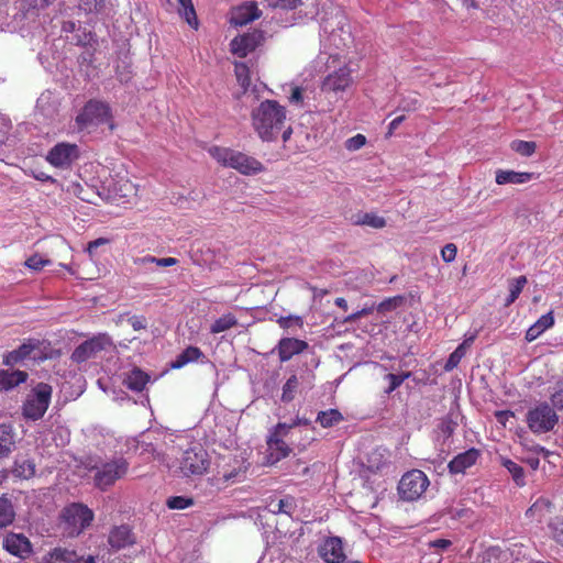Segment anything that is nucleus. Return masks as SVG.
Here are the masks:
<instances>
[{
  "label": "nucleus",
  "mask_w": 563,
  "mask_h": 563,
  "mask_svg": "<svg viewBox=\"0 0 563 563\" xmlns=\"http://www.w3.org/2000/svg\"><path fill=\"white\" fill-rule=\"evenodd\" d=\"M252 126L263 142H274L282 136L287 142L292 129L287 125V110L276 100L262 101L251 113Z\"/></svg>",
  "instance_id": "1"
},
{
  "label": "nucleus",
  "mask_w": 563,
  "mask_h": 563,
  "mask_svg": "<svg viewBox=\"0 0 563 563\" xmlns=\"http://www.w3.org/2000/svg\"><path fill=\"white\" fill-rule=\"evenodd\" d=\"M208 153L220 165L236 169L243 175H256L265 169L264 165L256 158L232 148L211 146Z\"/></svg>",
  "instance_id": "2"
},
{
  "label": "nucleus",
  "mask_w": 563,
  "mask_h": 563,
  "mask_svg": "<svg viewBox=\"0 0 563 563\" xmlns=\"http://www.w3.org/2000/svg\"><path fill=\"white\" fill-rule=\"evenodd\" d=\"M75 122L80 131L90 126L112 122V110L108 102L90 99L76 115ZM113 123H110V129H113Z\"/></svg>",
  "instance_id": "3"
},
{
  "label": "nucleus",
  "mask_w": 563,
  "mask_h": 563,
  "mask_svg": "<svg viewBox=\"0 0 563 563\" xmlns=\"http://www.w3.org/2000/svg\"><path fill=\"white\" fill-rule=\"evenodd\" d=\"M93 520V512L81 503L66 506L60 514V523L68 537L79 536Z\"/></svg>",
  "instance_id": "4"
},
{
  "label": "nucleus",
  "mask_w": 563,
  "mask_h": 563,
  "mask_svg": "<svg viewBox=\"0 0 563 563\" xmlns=\"http://www.w3.org/2000/svg\"><path fill=\"white\" fill-rule=\"evenodd\" d=\"M53 388L46 383L35 385L22 405L25 419L36 421L43 418L52 399Z\"/></svg>",
  "instance_id": "5"
},
{
  "label": "nucleus",
  "mask_w": 563,
  "mask_h": 563,
  "mask_svg": "<svg viewBox=\"0 0 563 563\" xmlns=\"http://www.w3.org/2000/svg\"><path fill=\"white\" fill-rule=\"evenodd\" d=\"M129 470V463L123 457H118L109 462L102 463L95 467L93 482L96 487L107 490L114 483L122 478Z\"/></svg>",
  "instance_id": "6"
},
{
  "label": "nucleus",
  "mask_w": 563,
  "mask_h": 563,
  "mask_svg": "<svg viewBox=\"0 0 563 563\" xmlns=\"http://www.w3.org/2000/svg\"><path fill=\"white\" fill-rule=\"evenodd\" d=\"M430 482L420 470H411L402 475L398 484V494L401 499L413 501L419 499L427 490Z\"/></svg>",
  "instance_id": "7"
},
{
  "label": "nucleus",
  "mask_w": 563,
  "mask_h": 563,
  "mask_svg": "<svg viewBox=\"0 0 563 563\" xmlns=\"http://www.w3.org/2000/svg\"><path fill=\"white\" fill-rule=\"evenodd\" d=\"M558 421L559 416L547 402L536 406L527 413V424L533 433L549 432L553 430Z\"/></svg>",
  "instance_id": "8"
},
{
  "label": "nucleus",
  "mask_w": 563,
  "mask_h": 563,
  "mask_svg": "<svg viewBox=\"0 0 563 563\" xmlns=\"http://www.w3.org/2000/svg\"><path fill=\"white\" fill-rule=\"evenodd\" d=\"M79 156L80 151L77 144L59 142L47 152L45 158L53 167L67 169Z\"/></svg>",
  "instance_id": "9"
},
{
  "label": "nucleus",
  "mask_w": 563,
  "mask_h": 563,
  "mask_svg": "<svg viewBox=\"0 0 563 563\" xmlns=\"http://www.w3.org/2000/svg\"><path fill=\"white\" fill-rule=\"evenodd\" d=\"M111 344L112 341L110 336L106 333H100L79 344L73 351L71 360L75 363H84L104 351Z\"/></svg>",
  "instance_id": "10"
},
{
  "label": "nucleus",
  "mask_w": 563,
  "mask_h": 563,
  "mask_svg": "<svg viewBox=\"0 0 563 563\" xmlns=\"http://www.w3.org/2000/svg\"><path fill=\"white\" fill-rule=\"evenodd\" d=\"M264 42V32L262 30L254 29L250 32L235 36L230 42V52L240 58H244Z\"/></svg>",
  "instance_id": "11"
},
{
  "label": "nucleus",
  "mask_w": 563,
  "mask_h": 563,
  "mask_svg": "<svg viewBox=\"0 0 563 563\" xmlns=\"http://www.w3.org/2000/svg\"><path fill=\"white\" fill-rule=\"evenodd\" d=\"M208 453L201 446L190 448L184 452L180 470L186 475H201L209 467Z\"/></svg>",
  "instance_id": "12"
},
{
  "label": "nucleus",
  "mask_w": 563,
  "mask_h": 563,
  "mask_svg": "<svg viewBox=\"0 0 563 563\" xmlns=\"http://www.w3.org/2000/svg\"><path fill=\"white\" fill-rule=\"evenodd\" d=\"M262 16L256 1H246L231 9L229 22L234 26H244Z\"/></svg>",
  "instance_id": "13"
},
{
  "label": "nucleus",
  "mask_w": 563,
  "mask_h": 563,
  "mask_svg": "<svg viewBox=\"0 0 563 563\" xmlns=\"http://www.w3.org/2000/svg\"><path fill=\"white\" fill-rule=\"evenodd\" d=\"M2 547L11 555L25 560L33 553L31 541L22 533H9L2 542Z\"/></svg>",
  "instance_id": "14"
},
{
  "label": "nucleus",
  "mask_w": 563,
  "mask_h": 563,
  "mask_svg": "<svg viewBox=\"0 0 563 563\" xmlns=\"http://www.w3.org/2000/svg\"><path fill=\"white\" fill-rule=\"evenodd\" d=\"M40 345L41 342L37 339H25L18 349L7 352L3 355L2 364L9 367H14L26 358H30L32 353L40 349Z\"/></svg>",
  "instance_id": "15"
},
{
  "label": "nucleus",
  "mask_w": 563,
  "mask_h": 563,
  "mask_svg": "<svg viewBox=\"0 0 563 563\" xmlns=\"http://www.w3.org/2000/svg\"><path fill=\"white\" fill-rule=\"evenodd\" d=\"M353 82L351 70L347 67H341L338 70L329 74L323 82L322 90L325 92H342L349 88Z\"/></svg>",
  "instance_id": "16"
},
{
  "label": "nucleus",
  "mask_w": 563,
  "mask_h": 563,
  "mask_svg": "<svg viewBox=\"0 0 563 563\" xmlns=\"http://www.w3.org/2000/svg\"><path fill=\"white\" fill-rule=\"evenodd\" d=\"M137 187L130 179L120 177L112 179L108 188L107 199L111 201H129L131 198L136 197Z\"/></svg>",
  "instance_id": "17"
},
{
  "label": "nucleus",
  "mask_w": 563,
  "mask_h": 563,
  "mask_svg": "<svg viewBox=\"0 0 563 563\" xmlns=\"http://www.w3.org/2000/svg\"><path fill=\"white\" fill-rule=\"evenodd\" d=\"M309 347L307 341L296 338H282L277 345V354L280 362H288L295 355L301 354Z\"/></svg>",
  "instance_id": "18"
},
{
  "label": "nucleus",
  "mask_w": 563,
  "mask_h": 563,
  "mask_svg": "<svg viewBox=\"0 0 563 563\" xmlns=\"http://www.w3.org/2000/svg\"><path fill=\"white\" fill-rule=\"evenodd\" d=\"M319 553L327 563H343L346 559L342 540L338 537L328 538L321 544Z\"/></svg>",
  "instance_id": "19"
},
{
  "label": "nucleus",
  "mask_w": 563,
  "mask_h": 563,
  "mask_svg": "<svg viewBox=\"0 0 563 563\" xmlns=\"http://www.w3.org/2000/svg\"><path fill=\"white\" fill-rule=\"evenodd\" d=\"M481 456V451L471 448L454 456L448 464L451 474H463L465 471L476 464Z\"/></svg>",
  "instance_id": "20"
},
{
  "label": "nucleus",
  "mask_w": 563,
  "mask_h": 563,
  "mask_svg": "<svg viewBox=\"0 0 563 563\" xmlns=\"http://www.w3.org/2000/svg\"><path fill=\"white\" fill-rule=\"evenodd\" d=\"M266 443L268 451L267 464L273 465L287 457L291 452L290 446L284 441L283 438L273 437L269 434Z\"/></svg>",
  "instance_id": "21"
},
{
  "label": "nucleus",
  "mask_w": 563,
  "mask_h": 563,
  "mask_svg": "<svg viewBox=\"0 0 563 563\" xmlns=\"http://www.w3.org/2000/svg\"><path fill=\"white\" fill-rule=\"evenodd\" d=\"M537 177L538 176L534 173H528V172L497 169L495 173V180L498 185L526 184L532 179H536Z\"/></svg>",
  "instance_id": "22"
},
{
  "label": "nucleus",
  "mask_w": 563,
  "mask_h": 563,
  "mask_svg": "<svg viewBox=\"0 0 563 563\" xmlns=\"http://www.w3.org/2000/svg\"><path fill=\"white\" fill-rule=\"evenodd\" d=\"M108 542L115 550L124 549L134 543L133 533L128 526L114 527L109 533Z\"/></svg>",
  "instance_id": "23"
},
{
  "label": "nucleus",
  "mask_w": 563,
  "mask_h": 563,
  "mask_svg": "<svg viewBox=\"0 0 563 563\" xmlns=\"http://www.w3.org/2000/svg\"><path fill=\"white\" fill-rule=\"evenodd\" d=\"M29 375L24 371L0 369V393L8 391L26 382Z\"/></svg>",
  "instance_id": "24"
},
{
  "label": "nucleus",
  "mask_w": 563,
  "mask_h": 563,
  "mask_svg": "<svg viewBox=\"0 0 563 563\" xmlns=\"http://www.w3.org/2000/svg\"><path fill=\"white\" fill-rule=\"evenodd\" d=\"M554 325L553 312L550 311L541 316L527 331L525 339L527 342L537 340L544 331Z\"/></svg>",
  "instance_id": "25"
},
{
  "label": "nucleus",
  "mask_w": 563,
  "mask_h": 563,
  "mask_svg": "<svg viewBox=\"0 0 563 563\" xmlns=\"http://www.w3.org/2000/svg\"><path fill=\"white\" fill-rule=\"evenodd\" d=\"M77 554L73 549L56 547L43 556V563H73L76 562Z\"/></svg>",
  "instance_id": "26"
},
{
  "label": "nucleus",
  "mask_w": 563,
  "mask_h": 563,
  "mask_svg": "<svg viewBox=\"0 0 563 563\" xmlns=\"http://www.w3.org/2000/svg\"><path fill=\"white\" fill-rule=\"evenodd\" d=\"M150 382V375L139 367H134L124 378V385L132 391L141 393Z\"/></svg>",
  "instance_id": "27"
},
{
  "label": "nucleus",
  "mask_w": 563,
  "mask_h": 563,
  "mask_svg": "<svg viewBox=\"0 0 563 563\" xmlns=\"http://www.w3.org/2000/svg\"><path fill=\"white\" fill-rule=\"evenodd\" d=\"M14 446V432L10 423H0V459L9 456Z\"/></svg>",
  "instance_id": "28"
},
{
  "label": "nucleus",
  "mask_w": 563,
  "mask_h": 563,
  "mask_svg": "<svg viewBox=\"0 0 563 563\" xmlns=\"http://www.w3.org/2000/svg\"><path fill=\"white\" fill-rule=\"evenodd\" d=\"M200 357H203V353L199 347L188 346L176 356V358L170 363V367L178 369L188 363L197 362Z\"/></svg>",
  "instance_id": "29"
},
{
  "label": "nucleus",
  "mask_w": 563,
  "mask_h": 563,
  "mask_svg": "<svg viewBox=\"0 0 563 563\" xmlns=\"http://www.w3.org/2000/svg\"><path fill=\"white\" fill-rule=\"evenodd\" d=\"M344 420L343 415L338 409H328L319 411L316 421L322 428H331Z\"/></svg>",
  "instance_id": "30"
},
{
  "label": "nucleus",
  "mask_w": 563,
  "mask_h": 563,
  "mask_svg": "<svg viewBox=\"0 0 563 563\" xmlns=\"http://www.w3.org/2000/svg\"><path fill=\"white\" fill-rule=\"evenodd\" d=\"M35 464L32 460L15 461L12 473L21 479H30L35 475Z\"/></svg>",
  "instance_id": "31"
},
{
  "label": "nucleus",
  "mask_w": 563,
  "mask_h": 563,
  "mask_svg": "<svg viewBox=\"0 0 563 563\" xmlns=\"http://www.w3.org/2000/svg\"><path fill=\"white\" fill-rule=\"evenodd\" d=\"M501 465L511 474V477L517 486L522 487L526 485L523 468L510 459L503 457Z\"/></svg>",
  "instance_id": "32"
},
{
  "label": "nucleus",
  "mask_w": 563,
  "mask_h": 563,
  "mask_svg": "<svg viewBox=\"0 0 563 563\" xmlns=\"http://www.w3.org/2000/svg\"><path fill=\"white\" fill-rule=\"evenodd\" d=\"M238 324V319L231 312L225 313L218 318L210 327V332L212 334H218L224 332Z\"/></svg>",
  "instance_id": "33"
},
{
  "label": "nucleus",
  "mask_w": 563,
  "mask_h": 563,
  "mask_svg": "<svg viewBox=\"0 0 563 563\" xmlns=\"http://www.w3.org/2000/svg\"><path fill=\"white\" fill-rule=\"evenodd\" d=\"M14 509L10 499L0 497V527H7L14 520Z\"/></svg>",
  "instance_id": "34"
},
{
  "label": "nucleus",
  "mask_w": 563,
  "mask_h": 563,
  "mask_svg": "<svg viewBox=\"0 0 563 563\" xmlns=\"http://www.w3.org/2000/svg\"><path fill=\"white\" fill-rule=\"evenodd\" d=\"M271 511L274 514H286L291 515L296 509L295 498L291 496H287L283 499H279L277 503H269Z\"/></svg>",
  "instance_id": "35"
},
{
  "label": "nucleus",
  "mask_w": 563,
  "mask_h": 563,
  "mask_svg": "<svg viewBox=\"0 0 563 563\" xmlns=\"http://www.w3.org/2000/svg\"><path fill=\"white\" fill-rule=\"evenodd\" d=\"M410 376L411 372H402L400 374H386L385 379L388 382V386L384 389V394L389 396L393 391L399 388L402 385V383Z\"/></svg>",
  "instance_id": "36"
},
{
  "label": "nucleus",
  "mask_w": 563,
  "mask_h": 563,
  "mask_svg": "<svg viewBox=\"0 0 563 563\" xmlns=\"http://www.w3.org/2000/svg\"><path fill=\"white\" fill-rule=\"evenodd\" d=\"M234 73L240 86L246 91L251 85L250 68L244 62L234 63Z\"/></svg>",
  "instance_id": "37"
},
{
  "label": "nucleus",
  "mask_w": 563,
  "mask_h": 563,
  "mask_svg": "<svg viewBox=\"0 0 563 563\" xmlns=\"http://www.w3.org/2000/svg\"><path fill=\"white\" fill-rule=\"evenodd\" d=\"M298 386V377L296 375H291L283 386V393L280 398L282 401L290 402L291 400H294Z\"/></svg>",
  "instance_id": "38"
},
{
  "label": "nucleus",
  "mask_w": 563,
  "mask_h": 563,
  "mask_svg": "<svg viewBox=\"0 0 563 563\" xmlns=\"http://www.w3.org/2000/svg\"><path fill=\"white\" fill-rule=\"evenodd\" d=\"M356 223L374 229H382L386 225V220L374 212H366L360 217Z\"/></svg>",
  "instance_id": "39"
},
{
  "label": "nucleus",
  "mask_w": 563,
  "mask_h": 563,
  "mask_svg": "<svg viewBox=\"0 0 563 563\" xmlns=\"http://www.w3.org/2000/svg\"><path fill=\"white\" fill-rule=\"evenodd\" d=\"M510 147L512 151L520 154L521 156L529 157L532 154H534L537 150V144L532 141L516 140L511 142Z\"/></svg>",
  "instance_id": "40"
},
{
  "label": "nucleus",
  "mask_w": 563,
  "mask_h": 563,
  "mask_svg": "<svg viewBox=\"0 0 563 563\" xmlns=\"http://www.w3.org/2000/svg\"><path fill=\"white\" fill-rule=\"evenodd\" d=\"M466 351H465V343H461L449 356L445 365H444V369L445 371H452L453 368H455L461 360L464 357Z\"/></svg>",
  "instance_id": "41"
},
{
  "label": "nucleus",
  "mask_w": 563,
  "mask_h": 563,
  "mask_svg": "<svg viewBox=\"0 0 563 563\" xmlns=\"http://www.w3.org/2000/svg\"><path fill=\"white\" fill-rule=\"evenodd\" d=\"M178 13L192 29H198L199 22L192 3L178 8Z\"/></svg>",
  "instance_id": "42"
},
{
  "label": "nucleus",
  "mask_w": 563,
  "mask_h": 563,
  "mask_svg": "<svg viewBox=\"0 0 563 563\" xmlns=\"http://www.w3.org/2000/svg\"><path fill=\"white\" fill-rule=\"evenodd\" d=\"M51 260L42 257L40 254H33L24 262V265L34 272L42 271L45 266L51 265Z\"/></svg>",
  "instance_id": "43"
},
{
  "label": "nucleus",
  "mask_w": 563,
  "mask_h": 563,
  "mask_svg": "<svg viewBox=\"0 0 563 563\" xmlns=\"http://www.w3.org/2000/svg\"><path fill=\"white\" fill-rule=\"evenodd\" d=\"M106 0H78V8L86 13L100 12L104 7Z\"/></svg>",
  "instance_id": "44"
},
{
  "label": "nucleus",
  "mask_w": 563,
  "mask_h": 563,
  "mask_svg": "<svg viewBox=\"0 0 563 563\" xmlns=\"http://www.w3.org/2000/svg\"><path fill=\"white\" fill-rule=\"evenodd\" d=\"M166 505L169 509L181 510L192 506L194 500L184 496H173L167 499Z\"/></svg>",
  "instance_id": "45"
},
{
  "label": "nucleus",
  "mask_w": 563,
  "mask_h": 563,
  "mask_svg": "<svg viewBox=\"0 0 563 563\" xmlns=\"http://www.w3.org/2000/svg\"><path fill=\"white\" fill-rule=\"evenodd\" d=\"M137 262L142 263V264L155 263L157 266L168 267V266L176 265L178 263V260L175 258V257L157 258V257L152 256V255H146V256L137 260Z\"/></svg>",
  "instance_id": "46"
},
{
  "label": "nucleus",
  "mask_w": 563,
  "mask_h": 563,
  "mask_svg": "<svg viewBox=\"0 0 563 563\" xmlns=\"http://www.w3.org/2000/svg\"><path fill=\"white\" fill-rule=\"evenodd\" d=\"M404 301L402 296H395L387 298L378 303L377 311L380 313L388 312L395 310L398 306H400Z\"/></svg>",
  "instance_id": "47"
},
{
  "label": "nucleus",
  "mask_w": 563,
  "mask_h": 563,
  "mask_svg": "<svg viewBox=\"0 0 563 563\" xmlns=\"http://www.w3.org/2000/svg\"><path fill=\"white\" fill-rule=\"evenodd\" d=\"M276 322L283 329H289L292 325H296L299 329L303 327V318L300 316L279 317Z\"/></svg>",
  "instance_id": "48"
},
{
  "label": "nucleus",
  "mask_w": 563,
  "mask_h": 563,
  "mask_svg": "<svg viewBox=\"0 0 563 563\" xmlns=\"http://www.w3.org/2000/svg\"><path fill=\"white\" fill-rule=\"evenodd\" d=\"M550 399L554 408L563 409V379L556 383L555 391Z\"/></svg>",
  "instance_id": "49"
},
{
  "label": "nucleus",
  "mask_w": 563,
  "mask_h": 563,
  "mask_svg": "<svg viewBox=\"0 0 563 563\" xmlns=\"http://www.w3.org/2000/svg\"><path fill=\"white\" fill-rule=\"evenodd\" d=\"M457 247L454 243H448L441 250V257L445 263H451L455 260Z\"/></svg>",
  "instance_id": "50"
},
{
  "label": "nucleus",
  "mask_w": 563,
  "mask_h": 563,
  "mask_svg": "<svg viewBox=\"0 0 563 563\" xmlns=\"http://www.w3.org/2000/svg\"><path fill=\"white\" fill-rule=\"evenodd\" d=\"M527 282V277L523 275L510 280L509 291L519 297Z\"/></svg>",
  "instance_id": "51"
},
{
  "label": "nucleus",
  "mask_w": 563,
  "mask_h": 563,
  "mask_svg": "<svg viewBox=\"0 0 563 563\" xmlns=\"http://www.w3.org/2000/svg\"><path fill=\"white\" fill-rule=\"evenodd\" d=\"M366 143V137L363 134H356L346 141V148L350 151L360 150Z\"/></svg>",
  "instance_id": "52"
},
{
  "label": "nucleus",
  "mask_w": 563,
  "mask_h": 563,
  "mask_svg": "<svg viewBox=\"0 0 563 563\" xmlns=\"http://www.w3.org/2000/svg\"><path fill=\"white\" fill-rule=\"evenodd\" d=\"M290 429H292L291 424H287L284 422H278L271 431L269 434L273 437L285 438L288 435Z\"/></svg>",
  "instance_id": "53"
},
{
  "label": "nucleus",
  "mask_w": 563,
  "mask_h": 563,
  "mask_svg": "<svg viewBox=\"0 0 563 563\" xmlns=\"http://www.w3.org/2000/svg\"><path fill=\"white\" fill-rule=\"evenodd\" d=\"M301 4V0H276L273 4V8H278L283 10H294Z\"/></svg>",
  "instance_id": "54"
},
{
  "label": "nucleus",
  "mask_w": 563,
  "mask_h": 563,
  "mask_svg": "<svg viewBox=\"0 0 563 563\" xmlns=\"http://www.w3.org/2000/svg\"><path fill=\"white\" fill-rule=\"evenodd\" d=\"M420 107V101L418 98H404L400 102L399 108L404 111L410 112L416 111Z\"/></svg>",
  "instance_id": "55"
},
{
  "label": "nucleus",
  "mask_w": 563,
  "mask_h": 563,
  "mask_svg": "<svg viewBox=\"0 0 563 563\" xmlns=\"http://www.w3.org/2000/svg\"><path fill=\"white\" fill-rule=\"evenodd\" d=\"M291 104H302L303 102V90L301 87L295 86L291 88V93L288 98Z\"/></svg>",
  "instance_id": "56"
},
{
  "label": "nucleus",
  "mask_w": 563,
  "mask_h": 563,
  "mask_svg": "<svg viewBox=\"0 0 563 563\" xmlns=\"http://www.w3.org/2000/svg\"><path fill=\"white\" fill-rule=\"evenodd\" d=\"M110 243V240L107 239V238H98L93 241H90L87 245V253L89 254L90 257L93 256V253L99 247V246H102V245H107Z\"/></svg>",
  "instance_id": "57"
},
{
  "label": "nucleus",
  "mask_w": 563,
  "mask_h": 563,
  "mask_svg": "<svg viewBox=\"0 0 563 563\" xmlns=\"http://www.w3.org/2000/svg\"><path fill=\"white\" fill-rule=\"evenodd\" d=\"M42 0H21L22 8L26 12H30L31 10H43L46 8L44 3H41Z\"/></svg>",
  "instance_id": "58"
},
{
  "label": "nucleus",
  "mask_w": 563,
  "mask_h": 563,
  "mask_svg": "<svg viewBox=\"0 0 563 563\" xmlns=\"http://www.w3.org/2000/svg\"><path fill=\"white\" fill-rule=\"evenodd\" d=\"M514 417L515 413L511 410H498L495 412V418L497 422L500 423L503 427H506L507 421Z\"/></svg>",
  "instance_id": "59"
},
{
  "label": "nucleus",
  "mask_w": 563,
  "mask_h": 563,
  "mask_svg": "<svg viewBox=\"0 0 563 563\" xmlns=\"http://www.w3.org/2000/svg\"><path fill=\"white\" fill-rule=\"evenodd\" d=\"M117 77L121 82H128L132 78V71L128 66L124 67V70H120V67H117Z\"/></svg>",
  "instance_id": "60"
},
{
  "label": "nucleus",
  "mask_w": 563,
  "mask_h": 563,
  "mask_svg": "<svg viewBox=\"0 0 563 563\" xmlns=\"http://www.w3.org/2000/svg\"><path fill=\"white\" fill-rule=\"evenodd\" d=\"M129 321L135 331L145 329V327H146L145 319L143 317L134 316Z\"/></svg>",
  "instance_id": "61"
},
{
  "label": "nucleus",
  "mask_w": 563,
  "mask_h": 563,
  "mask_svg": "<svg viewBox=\"0 0 563 563\" xmlns=\"http://www.w3.org/2000/svg\"><path fill=\"white\" fill-rule=\"evenodd\" d=\"M451 541L448 540V539H437V540H433L429 543V547L430 548H435V549H441V550H445L448 549L450 545H451Z\"/></svg>",
  "instance_id": "62"
},
{
  "label": "nucleus",
  "mask_w": 563,
  "mask_h": 563,
  "mask_svg": "<svg viewBox=\"0 0 563 563\" xmlns=\"http://www.w3.org/2000/svg\"><path fill=\"white\" fill-rule=\"evenodd\" d=\"M406 117L405 115H399L397 118H395L390 123H389V126H388V135H391L394 133V131L405 121Z\"/></svg>",
  "instance_id": "63"
},
{
  "label": "nucleus",
  "mask_w": 563,
  "mask_h": 563,
  "mask_svg": "<svg viewBox=\"0 0 563 563\" xmlns=\"http://www.w3.org/2000/svg\"><path fill=\"white\" fill-rule=\"evenodd\" d=\"M218 474L221 475L224 482H229L233 477H235L238 473L233 472L232 470H225L224 467H222V470H220Z\"/></svg>",
  "instance_id": "64"
}]
</instances>
